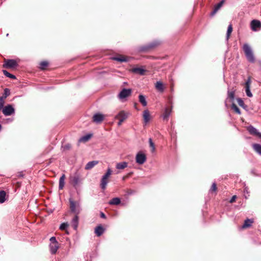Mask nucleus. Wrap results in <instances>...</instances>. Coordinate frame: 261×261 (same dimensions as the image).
<instances>
[{
	"mask_svg": "<svg viewBox=\"0 0 261 261\" xmlns=\"http://www.w3.org/2000/svg\"><path fill=\"white\" fill-rule=\"evenodd\" d=\"M70 146L69 144L66 145L64 146V148H65L66 149H69V148H70Z\"/></svg>",
	"mask_w": 261,
	"mask_h": 261,
	"instance_id": "09e8293b",
	"label": "nucleus"
},
{
	"mask_svg": "<svg viewBox=\"0 0 261 261\" xmlns=\"http://www.w3.org/2000/svg\"><path fill=\"white\" fill-rule=\"evenodd\" d=\"M128 166V163L126 162H122L117 163L116 168L119 170H122L126 168Z\"/></svg>",
	"mask_w": 261,
	"mask_h": 261,
	"instance_id": "6ab92c4d",
	"label": "nucleus"
},
{
	"mask_svg": "<svg viewBox=\"0 0 261 261\" xmlns=\"http://www.w3.org/2000/svg\"><path fill=\"white\" fill-rule=\"evenodd\" d=\"M48 64V63L47 61H42L40 63V68L41 69H44L47 66Z\"/></svg>",
	"mask_w": 261,
	"mask_h": 261,
	"instance_id": "e433bc0d",
	"label": "nucleus"
},
{
	"mask_svg": "<svg viewBox=\"0 0 261 261\" xmlns=\"http://www.w3.org/2000/svg\"><path fill=\"white\" fill-rule=\"evenodd\" d=\"M132 90L131 89H123L119 93L118 97L119 99L123 100L130 96L132 94Z\"/></svg>",
	"mask_w": 261,
	"mask_h": 261,
	"instance_id": "20e7f679",
	"label": "nucleus"
},
{
	"mask_svg": "<svg viewBox=\"0 0 261 261\" xmlns=\"http://www.w3.org/2000/svg\"><path fill=\"white\" fill-rule=\"evenodd\" d=\"M155 87L160 92H162L164 90V86L163 84L160 81H158L155 83Z\"/></svg>",
	"mask_w": 261,
	"mask_h": 261,
	"instance_id": "4be33fe9",
	"label": "nucleus"
},
{
	"mask_svg": "<svg viewBox=\"0 0 261 261\" xmlns=\"http://www.w3.org/2000/svg\"><path fill=\"white\" fill-rule=\"evenodd\" d=\"M158 44H159V42H158L154 41V42L149 44L148 45H147L146 46H143V47H141L140 50L141 51H147L148 50H149V49H150L151 48H152L155 47Z\"/></svg>",
	"mask_w": 261,
	"mask_h": 261,
	"instance_id": "9b49d317",
	"label": "nucleus"
},
{
	"mask_svg": "<svg viewBox=\"0 0 261 261\" xmlns=\"http://www.w3.org/2000/svg\"><path fill=\"white\" fill-rule=\"evenodd\" d=\"M251 83V77H249L245 83V89L246 95L249 97H252V94L250 91V85Z\"/></svg>",
	"mask_w": 261,
	"mask_h": 261,
	"instance_id": "423d86ee",
	"label": "nucleus"
},
{
	"mask_svg": "<svg viewBox=\"0 0 261 261\" xmlns=\"http://www.w3.org/2000/svg\"><path fill=\"white\" fill-rule=\"evenodd\" d=\"M112 174L111 168H108L106 173L102 176L100 182V187L102 190H105L108 183V178Z\"/></svg>",
	"mask_w": 261,
	"mask_h": 261,
	"instance_id": "f03ea898",
	"label": "nucleus"
},
{
	"mask_svg": "<svg viewBox=\"0 0 261 261\" xmlns=\"http://www.w3.org/2000/svg\"><path fill=\"white\" fill-rule=\"evenodd\" d=\"M248 132L250 133V134H252V135H256L257 136H259V134H260V133H259L257 129H256L255 127H254L253 126L250 125L248 127V128H247Z\"/></svg>",
	"mask_w": 261,
	"mask_h": 261,
	"instance_id": "2eb2a0df",
	"label": "nucleus"
},
{
	"mask_svg": "<svg viewBox=\"0 0 261 261\" xmlns=\"http://www.w3.org/2000/svg\"><path fill=\"white\" fill-rule=\"evenodd\" d=\"M232 31V27L231 24H229L227 28L226 39L228 40L229 38L230 35Z\"/></svg>",
	"mask_w": 261,
	"mask_h": 261,
	"instance_id": "7c9ffc66",
	"label": "nucleus"
},
{
	"mask_svg": "<svg viewBox=\"0 0 261 261\" xmlns=\"http://www.w3.org/2000/svg\"><path fill=\"white\" fill-rule=\"evenodd\" d=\"M237 196L236 195L233 196L229 201L230 203H233V202H234Z\"/></svg>",
	"mask_w": 261,
	"mask_h": 261,
	"instance_id": "c03bdc74",
	"label": "nucleus"
},
{
	"mask_svg": "<svg viewBox=\"0 0 261 261\" xmlns=\"http://www.w3.org/2000/svg\"><path fill=\"white\" fill-rule=\"evenodd\" d=\"M217 190V186L216 183H213L211 188L210 189L211 192H215Z\"/></svg>",
	"mask_w": 261,
	"mask_h": 261,
	"instance_id": "79ce46f5",
	"label": "nucleus"
},
{
	"mask_svg": "<svg viewBox=\"0 0 261 261\" xmlns=\"http://www.w3.org/2000/svg\"><path fill=\"white\" fill-rule=\"evenodd\" d=\"M6 192L4 191H0V203L4 202L5 201Z\"/></svg>",
	"mask_w": 261,
	"mask_h": 261,
	"instance_id": "473e14b6",
	"label": "nucleus"
},
{
	"mask_svg": "<svg viewBox=\"0 0 261 261\" xmlns=\"http://www.w3.org/2000/svg\"><path fill=\"white\" fill-rule=\"evenodd\" d=\"M2 110L5 116H10L15 113V109L11 105L5 106Z\"/></svg>",
	"mask_w": 261,
	"mask_h": 261,
	"instance_id": "39448f33",
	"label": "nucleus"
},
{
	"mask_svg": "<svg viewBox=\"0 0 261 261\" xmlns=\"http://www.w3.org/2000/svg\"><path fill=\"white\" fill-rule=\"evenodd\" d=\"M252 147L255 152L261 155V145L257 143L253 144L252 145Z\"/></svg>",
	"mask_w": 261,
	"mask_h": 261,
	"instance_id": "cd10ccee",
	"label": "nucleus"
},
{
	"mask_svg": "<svg viewBox=\"0 0 261 261\" xmlns=\"http://www.w3.org/2000/svg\"><path fill=\"white\" fill-rule=\"evenodd\" d=\"M253 223V221L251 219H247L245 221L244 224L243 225V228H246L250 226Z\"/></svg>",
	"mask_w": 261,
	"mask_h": 261,
	"instance_id": "c756f323",
	"label": "nucleus"
},
{
	"mask_svg": "<svg viewBox=\"0 0 261 261\" xmlns=\"http://www.w3.org/2000/svg\"><path fill=\"white\" fill-rule=\"evenodd\" d=\"M128 117V113L125 112L124 111H121L119 112L115 116V119L122 120V121H124Z\"/></svg>",
	"mask_w": 261,
	"mask_h": 261,
	"instance_id": "9d476101",
	"label": "nucleus"
},
{
	"mask_svg": "<svg viewBox=\"0 0 261 261\" xmlns=\"http://www.w3.org/2000/svg\"><path fill=\"white\" fill-rule=\"evenodd\" d=\"M228 97L231 100H233L234 98V91H228Z\"/></svg>",
	"mask_w": 261,
	"mask_h": 261,
	"instance_id": "4c0bfd02",
	"label": "nucleus"
},
{
	"mask_svg": "<svg viewBox=\"0 0 261 261\" xmlns=\"http://www.w3.org/2000/svg\"><path fill=\"white\" fill-rule=\"evenodd\" d=\"M105 229L101 225L97 226L95 228V233L97 235V236H100L103 232Z\"/></svg>",
	"mask_w": 261,
	"mask_h": 261,
	"instance_id": "aec40b11",
	"label": "nucleus"
},
{
	"mask_svg": "<svg viewBox=\"0 0 261 261\" xmlns=\"http://www.w3.org/2000/svg\"><path fill=\"white\" fill-rule=\"evenodd\" d=\"M149 146L151 148V152H153L155 151V145L153 142H152V140L151 138L149 139Z\"/></svg>",
	"mask_w": 261,
	"mask_h": 261,
	"instance_id": "c9c22d12",
	"label": "nucleus"
},
{
	"mask_svg": "<svg viewBox=\"0 0 261 261\" xmlns=\"http://www.w3.org/2000/svg\"><path fill=\"white\" fill-rule=\"evenodd\" d=\"M70 202V207L72 212L76 213L78 214L80 212V204L77 203V209L76 208V203L73 201L72 199L69 200Z\"/></svg>",
	"mask_w": 261,
	"mask_h": 261,
	"instance_id": "0eeeda50",
	"label": "nucleus"
},
{
	"mask_svg": "<svg viewBox=\"0 0 261 261\" xmlns=\"http://www.w3.org/2000/svg\"><path fill=\"white\" fill-rule=\"evenodd\" d=\"M113 59L120 62H127L128 61L127 58L123 56L119 57H114Z\"/></svg>",
	"mask_w": 261,
	"mask_h": 261,
	"instance_id": "2f4dec72",
	"label": "nucleus"
},
{
	"mask_svg": "<svg viewBox=\"0 0 261 261\" xmlns=\"http://www.w3.org/2000/svg\"><path fill=\"white\" fill-rule=\"evenodd\" d=\"M143 117L145 123H147L150 119L149 112L148 110H145L143 112Z\"/></svg>",
	"mask_w": 261,
	"mask_h": 261,
	"instance_id": "a211bd4d",
	"label": "nucleus"
},
{
	"mask_svg": "<svg viewBox=\"0 0 261 261\" xmlns=\"http://www.w3.org/2000/svg\"><path fill=\"white\" fill-rule=\"evenodd\" d=\"M123 122L122 120H119V122H118V125L119 126L122 124V123Z\"/></svg>",
	"mask_w": 261,
	"mask_h": 261,
	"instance_id": "49530a36",
	"label": "nucleus"
},
{
	"mask_svg": "<svg viewBox=\"0 0 261 261\" xmlns=\"http://www.w3.org/2000/svg\"><path fill=\"white\" fill-rule=\"evenodd\" d=\"M224 3V0H222L220 3L217 4L214 8V10L211 12V15L214 16L216 13L221 8Z\"/></svg>",
	"mask_w": 261,
	"mask_h": 261,
	"instance_id": "4468645a",
	"label": "nucleus"
},
{
	"mask_svg": "<svg viewBox=\"0 0 261 261\" xmlns=\"http://www.w3.org/2000/svg\"><path fill=\"white\" fill-rule=\"evenodd\" d=\"M4 97H0V111L2 110L4 107V105L5 103Z\"/></svg>",
	"mask_w": 261,
	"mask_h": 261,
	"instance_id": "ea45409f",
	"label": "nucleus"
},
{
	"mask_svg": "<svg viewBox=\"0 0 261 261\" xmlns=\"http://www.w3.org/2000/svg\"><path fill=\"white\" fill-rule=\"evenodd\" d=\"M3 73L5 76L12 79H15L16 76L8 72L7 70H3Z\"/></svg>",
	"mask_w": 261,
	"mask_h": 261,
	"instance_id": "72a5a7b5",
	"label": "nucleus"
},
{
	"mask_svg": "<svg viewBox=\"0 0 261 261\" xmlns=\"http://www.w3.org/2000/svg\"><path fill=\"white\" fill-rule=\"evenodd\" d=\"M105 116L101 113H96L93 116V121L97 124L100 123L104 119Z\"/></svg>",
	"mask_w": 261,
	"mask_h": 261,
	"instance_id": "1a4fd4ad",
	"label": "nucleus"
},
{
	"mask_svg": "<svg viewBox=\"0 0 261 261\" xmlns=\"http://www.w3.org/2000/svg\"><path fill=\"white\" fill-rule=\"evenodd\" d=\"M251 30L254 32L258 31L261 28V22L257 20H253L250 23Z\"/></svg>",
	"mask_w": 261,
	"mask_h": 261,
	"instance_id": "6e6552de",
	"label": "nucleus"
},
{
	"mask_svg": "<svg viewBox=\"0 0 261 261\" xmlns=\"http://www.w3.org/2000/svg\"><path fill=\"white\" fill-rule=\"evenodd\" d=\"M146 155L142 151L138 152L136 156V162L139 165H142L146 161Z\"/></svg>",
	"mask_w": 261,
	"mask_h": 261,
	"instance_id": "7ed1b4c3",
	"label": "nucleus"
},
{
	"mask_svg": "<svg viewBox=\"0 0 261 261\" xmlns=\"http://www.w3.org/2000/svg\"><path fill=\"white\" fill-rule=\"evenodd\" d=\"M7 90H8L7 89H6L5 90V96H3L4 99H5L8 96V95H9V93H7Z\"/></svg>",
	"mask_w": 261,
	"mask_h": 261,
	"instance_id": "a18cd8bd",
	"label": "nucleus"
},
{
	"mask_svg": "<svg viewBox=\"0 0 261 261\" xmlns=\"http://www.w3.org/2000/svg\"><path fill=\"white\" fill-rule=\"evenodd\" d=\"M231 108L233 110L235 111L238 114H241V111L239 108L234 104L233 103L231 106Z\"/></svg>",
	"mask_w": 261,
	"mask_h": 261,
	"instance_id": "f704fd0d",
	"label": "nucleus"
},
{
	"mask_svg": "<svg viewBox=\"0 0 261 261\" xmlns=\"http://www.w3.org/2000/svg\"><path fill=\"white\" fill-rule=\"evenodd\" d=\"M2 129V125L0 124V131Z\"/></svg>",
	"mask_w": 261,
	"mask_h": 261,
	"instance_id": "3c124183",
	"label": "nucleus"
},
{
	"mask_svg": "<svg viewBox=\"0 0 261 261\" xmlns=\"http://www.w3.org/2000/svg\"><path fill=\"white\" fill-rule=\"evenodd\" d=\"M139 100L143 106L146 107L147 106V101L145 96L142 94L139 95Z\"/></svg>",
	"mask_w": 261,
	"mask_h": 261,
	"instance_id": "bb28decb",
	"label": "nucleus"
},
{
	"mask_svg": "<svg viewBox=\"0 0 261 261\" xmlns=\"http://www.w3.org/2000/svg\"><path fill=\"white\" fill-rule=\"evenodd\" d=\"M98 161H93L91 162H89L85 166V169L86 170H90L93 168L95 165L98 164Z\"/></svg>",
	"mask_w": 261,
	"mask_h": 261,
	"instance_id": "dca6fc26",
	"label": "nucleus"
},
{
	"mask_svg": "<svg viewBox=\"0 0 261 261\" xmlns=\"http://www.w3.org/2000/svg\"><path fill=\"white\" fill-rule=\"evenodd\" d=\"M71 181L73 186L76 187L81 182V179L78 175H75L71 177Z\"/></svg>",
	"mask_w": 261,
	"mask_h": 261,
	"instance_id": "ddd939ff",
	"label": "nucleus"
},
{
	"mask_svg": "<svg viewBox=\"0 0 261 261\" xmlns=\"http://www.w3.org/2000/svg\"><path fill=\"white\" fill-rule=\"evenodd\" d=\"M237 102L238 103V105L240 107H241L242 108H245V105L244 104V102L243 100L241 98H238L237 99Z\"/></svg>",
	"mask_w": 261,
	"mask_h": 261,
	"instance_id": "58836bf2",
	"label": "nucleus"
},
{
	"mask_svg": "<svg viewBox=\"0 0 261 261\" xmlns=\"http://www.w3.org/2000/svg\"><path fill=\"white\" fill-rule=\"evenodd\" d=\"M100 216H101V217H102L103 218H106V216L103 213H101L100 214Z\"/></svg>",
	"mask_w": 261,
	"mask_h": 261,
	"instance_id": "de8ad7c7",
	"label": "nucleus"
},
{
	"mask_svg": "<svg viewBox=\"0 0 261 261\" xmlns=\"http://www.w3.org/2000/svg\"><path fill=\"white\" fill-rule=\"evenodd\" d=\"M171 113V109L166 108L163 115V118L164 120H167Z\"/></svg>",
	"mask_w": 261,
	"mask_h": 261,
	"instance_id": "b1692460",
	"label": "nucleus"
},
{
	"mask_svg": "<svg viewBox=\"0 0 261 261\" xmlns=\"http://www.w3.org/2000/svg\"><path fill=\"white\" fill-rule=\"evenodd\" d=\"M5 65L7 68H14L17 65V63L14 60H7L5 61Z\"/></svg>",
	"mask_w": 261,
	"mask_h": 261,
	"instance_id": "f8f14e48",
	"label": "nucleus"
},
{
	"mask_svg": "<svg viewBox=\"0 0 261 261\" xmlns=\"http://www.w3.org/2000/svg\"><path fill=\"white\" fill-rule=\"evenodd\" d=\"M71 225L74 229L76 230L79 225V217L77 214L73 217L71 221Z\"/></svg>",
	"mask_w": 261,
	"mask_h": 261,
	"instance_id": "f3484780",
	"label": "nucleus"
},
{
	"mask_svg": "<svg viewBox=\"0 0 261 261\" xmlns=\"http://www.w3.org/2000/svg\"><path fill=\"white\" fill-rule=\"evenodd\" d=\"M258 137L260 138H261V133L259 134Z\"/></svg>",
	"mask_w": 261,
	"mask_h": 261,
	"instance_id": "603ef678",
	"label": "nucleus"
},
{
	"mask_svg": "<svg viewBox=\"0 0 261 261\" xmlns=\"http://www.w3.org/2000/svg\"><path fill=\"white\" fill-rule=\"evenodd\" d=\"M65 178V174H63L60 178L59 185V188L60 190L62 189L63 188V187H64Z\"/></svg>",
	"mask_w": 261,
	"mask_h": 261,
	"instance_id": "393cba45",
	"label": "nucleus"
},
{
	"mask_svg": "<svg viewBox=\"0 0 261 261\" xmlns=\"http://www.w3.org/2000/svg\"><path fill=\"white\" fill-rule=\"evenodd\" d=\"M120 199L118 197L113 198L109 202L110 205H118L120 203Z\"/></svg>",
	"mask_w": 261,
	"mask_h": 261,
	"instance_id": "a878e982",
	"label": "nucleus"
},
{
	"mask_svg": "<svg viewBox=\"0 0 261 261\" xmlns=\"http://www.w3.org/2000/svg\"><path fill=\"white\" fill-rule=\"evenodd\" d=\"M69 226V224L67 222L66 223H62L60 226V229L61 230H64L68 226Z\"/></svg>",
	"mask_w": 261,
	"mask_h": 261,
	"instance_id": "a19ab883",
	"label": "nucleus"
},
{
	"mask_svg": "<svg viewBox=\"0 0 261 261\" xmlns=\"http://www.w3.org/2000/svg\"><path fill=\"white\" fill-rule=\"evenodd\" d=\"M8 120H9V121H10V122H12V121H13V119H10H10H8Z\"/></svg>",
	"mask_w": 261,
	"mask_h": 261,
	"instance_id": "8fccbe9b",
	"label": "nucleus"
},
{
	"mask_svg": "<svg viewBox=\"0 0 261 261\" xmlns=\"http://www.w3.org/2000/svg\"><path fill=\"white\" fill-rule=\"evenodd\" d=\"M49 248L51 253L55 254L59 248L58 244H50Z\"/></svg>",
	"mask_w": 261,
	"mask_h": 261,
	"instance_id": "412c9836",
	"label": "nucleus"
},
{
	"mask_svg": "<svg viewBox=\"0 0 261 261\" xmlns=\"http://www.w3.org/2000/svg\"><path fill=\"white\" fill-rule=\"evenodd\" d=\"M243 49L245 54L247 60L251 63L254 62L255 58L252 49L249 44L247 43L244 44L243 46Z\"/></svg>",
	"mask_w": 261,
	"mask_h": 261,
	"instance_id": "f257e3e1",
	"label": "nucleus"
},
{
	"mask_svg": "<svg viewBox=\"0 0 261 261\" xmlns=\"http://www.w3.org/2000/svg\"><path fill=\"white\" fill-rule=\"evenodd\" d=\"M132 72L135 73H138L140 75H143L145 72L144 69L142 68H134L131 70Z\"/></svg>",
	"mask_w": 261,
	"mask_h": 261,
	"instance_id": "5701e85b",
	"label": "nucleus"
},
{
	"mask_svg": "<svg viewBox=\"0 0 261 261\" xmlns=\"http://www.w3.org/2000/svg\"><path fill=\"white\" fill-rule=\"evenodd\" d=\"M50 244H58L56 238L55 237H52L50 238Z\"/></svg>",
	"mask_w": 261,
	"mask_h": 261,
	"instance_id": "37998d69",
	"label": "nucleus"
},
{
	"mask_svg": "<svg viewBox=\"0 0 261 261\" xmlns=\"http://www.w3.org/2000/svg\"><path fill=\"white\" fill-rule=\"evenodd\" d=\"M91 137H92L91 134H87L86 135L82 137L79 139V142H87L91 138Z\"/></svg>",
	"mask_w": 261,
	"mask_h": 261,
	"instance_id": "c85d7f7f",
	"label": "nucleus"
}]
</instances>
